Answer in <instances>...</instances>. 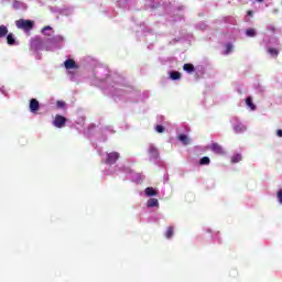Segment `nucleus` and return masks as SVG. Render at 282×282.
Segmentation results:
<instances>
[{
	"label": "nucleus",
	"mask_w": 282,
	"mask_h": 282,
	"mask_svg": "<svg viewBox=\"0 0 282 282\" xmlns=\"http://www.w3.org/2000/svg\"><path fill=\"white\" fill-rule=\"evenodd\" d=\"M256 1H258V3H263V0H256Z\"/></svg>",
	"instance_id": "33"
},
{
	"label": "nucleus",
	"mask_w": 282,
	"mask_h": 282,
	"mask_svg": "<svg viewBox=\"0 0 282 282\" xmlns=\"http://www.w3.org/2000/svg\"><path fill=\"white\" fill-rule=\"evenodd\" d=\"M15 25H17L18 30H23L24 32H30V30H32V28H34V21L20 19L18 21H15Z\"/></svg>",
	"instance_id": "1"
},
{
	"label": "nucleus",
	"mask_w": 282,
	"mask_h": 282,
	"mask_svg": "<svg viewBox=\"0 0 282 282\" xmlns=\"http://www.w3.org/2000/svg\"><path fill=\"white\" fill-rule=\"evenodd\" d=\"M246 105L250 109V111L257 110V105H254V102H252V97H247Z\"/></svg>",
	"instance_id": "15"
},
{
	"label": "nucleus",
	"mask_w": 282,
	"mask_h": 282,
	"mask_svg": "<svg viewBox=\"0 0 282 282\" xmlns=\"http://www.w3.org/2000/svg\"><path fill=\"white\" fill-rule=\"evenodd\" d=\"M234 131L236 133H243V131H246L248 128L246 127V124L237 121V120H234Z\"/></svg>",
	"instance_id": "7"
},
{
	"label": "nucleus",
	"mask_w": 282,
	"mask_h": 282,
	"mask_svg": "<svg viewBox=\"0 0 282 282\" xmlns=\"http://www.w3.org/2000/svg\"><path fill=\"white\" fill-rule=\"evenodd\" d=\"M178 140L184 144H189L191 143V138H188V135H186V134L178 135Z\"/></svg>",
	"instance_id": "19"
},
{
	"label": "nucleus",
	"mask_w": 282,
	"mask_h": 282,
	"mask_svg": "<svg viewBox=\"0 0 282 282\" xmlns=\"http://www.w3.org/2000/svg\"><path fill=\"white\" fill-rule=\"evenodd\" d=\"M207 149H209L210 151H213V153H216L217 155H224V153H226V151H224V148H221V145H219L218 143H212L207 147Z\"/></svg>",
	"instance_id": "5"
},
{
	"label": "nucleus",
	"mask_w": 282,
	"mask_h": 282,
	"mask_svg": "<svg viewBox=\"0 0 282 282\" xmlns=\"http://www.w3.org/2000/svg\"><path fill=\"white\" fill-rule=\"evenodd\" d=\"M276 135H278V138H282V130H278Z\"/></svg>",
	"instance_id": "31"
},
{
	"label": "nucleus",
	"mask_w": 282,
	"mask_h": 282,
	"mask_svg": "<svg viewBox=\"0 0 282 282\" xmlns=\"http://www.w3.org/2000/svg\"><path fill=\"white\" fill-rule=\"evenodd\" d=\"M248 15H249V17H252V11H248Z\"/></svg>",
	"instance_id": "32"
},
{
	"label": "nucleus",
	"mask_w": 282,
	"mask_h": 282,
	"mask_svg": "<svg viewBox=\"0 0 282 282\" xmlns=\"http://www.w3.org/2000/svg\"><path fill=\"white\" fill-rule=\"evenodd\" d=\"M270 43H276V40L275 39H271L267 43V52H268V54H270V56H272V58H276L279 56V50L271 47Z\"/></svg>",
	"instance_id": "4"
},
{
	"label": "nucleus",
	"mask_w": 282,
	"mask_h": 282,
	"mask_svg": "<svg viewBox=\"0 0 282 282\" xmlns=\"http://www.w3.org/2000/svg\"><path fill=\"white\" fill-rule=\"evenodd\" d=\"M166 239H171L173 237V227H169L166 232H165Z\"/></svg>",
	"instance_id": "26"
},
{
	"label": "nucleus",
	"mask_w": 282,
	"mask_h": 282,
	"mask_svg": "<svg viewBox=\"0 0 282 282\" xmlns=\"http://www.w3.org/2000/svg\"><path fill=\"white\" fill-rule=\"evenodd\" d=\"M0 3L6 6V3H10V0H0ZM11 8L13 10H28V3H25L21 0H13L11 3Z\"/></svg>",
	"instance_id": "2"
},
{
	"label": "nucleus",
	"mask_w": 282,
	"mask_h": 282,
	"mask_svg": "<svg viewBox=\"0 0 282 282\" xmlns=\"http://www.w3.org/2000/svg\"><path fill=\"white\" fill-rule=\"evenodd\" d=\"M64 67L66 69H76V62H74V59H66L64 62Z\"/></svg>",
	"instance_id": "14"
},
{
	"label": "nucleus",
	"mask_w": 282,
	"mask_h": 282,
	"mask_svg": "<svg viewBox=\"0 0 282 282\" xmlns=\"http://www.w3.org/2000/svg\"><path fill=\"white\" fill-rule=\"evenodd\" d=\"M276 197H278L279 204L282 205V189H279V192H278V194H276Z\"/></svg>",
	"instance_id": "28"
},
{
	"label": "nucleus",
	"mask_w": 282,
	"mask_h": 282,
	"mask_svg": "<svg viewBox=\"0 0 282 282\" xmlns=\"http://www.w3.org/2000/svg\"><path fill=\"white\" fill-rule=\"evenodd\" d=\"M246 35L253 39V36H257V30L254 29H247L246 30Z\"/></svg>",
	"instance_id": "24"
},
{
	"label": "nucleus",
	"mask_w": 282,
	"mask_h": 282,
	"mask_svg": "<svg viewBox=\"0 0 282 282\" xmlns=\"http://www.w3.org/2000/svg\"><path fill=\"white\" fill-rule=\"evenodd\" d=\"M232 52V44H227L224 54L228 55Z\"/></svg>",
	"instance_id": "27"
},
{
	"label": "nucleus",
	"mask_w": 282,
	"mask_h": 282,
	"mask_svg": "<svg viewBox=\"0 0 282 282\" xmlns=\"http://www.w3.org/2000/svg\"><path fill=\"white\" fill-rule=\"evenodd\" d=\"M42 34H44L45 36H52V34H53L52 26H45L42 30Z\"/></svg>",
	"instance_id": "23"
},
{
	"label": "nucleus",
	"mask_w": 282,
	"mask_h": 282,
	"mask_svg": "<svg viewBox=\"0 0 282 282\" xmlns=\"http://www.w3.org/2000/svg\"><path fill=\"white\" fill-rule=\"evenodd\" d=\"M148 151H149L150 158H158V149L156 148H154L153 145H150Z\"/></svg>",
	"instance_id": "20"
},
{
	"label": "nucleus",
	"mask_w": 282,
	"mask_h": 282,
	"mask_svg": "<svg viewBox=\"0 0 282 282\" xmlns=\"http://www.w3.org/2000/svg\"><path fill=\"white\" fill-rule=\"evenodd\" d=\"M155 131H156L158 133H164V127H163V126H156V127H155Z\"/></svg>",
	"instance_id": "29"
},
{
	"label": "nucleus",
	"mask_w": 282,
	"mask_h": 282,
	"mask_svg": "<svg viewBox=\"0 0 282 282\" xmlns=\"http://www.w3.org/2000/svg\"><path fill=\"white\" fill-rule=\"evenodd\" d=\"M30 111H31V113H36V111H39V100L31 99V101H30Z\"/></svg>",
	"instance_id": "10"
},
{
	"label": "nucleus",
	"mask_w": 282,
	"mask_h": 282,
	"mask_svg": "<svg viewBox=\"0 0 282 282\" xmlns=\"http://www.w3.org/2000/svg\"><path fill=\"white\" fill-rule=\"evenodd\" d=\"M7 43L8 45H19V42H17V39L14 37V34L9 33L7 35Z\"/></svg>",
	"instance_id": "13"
},
{
	"label": "nucleus",
	"mask_w": 282,
	"mask_h": 282,
	"mask_svg": "<svg viewBox=\"0 0 282 282\" xmlns=\"http://www.w3.org/2000/svg\"><path fill=\"white\" fill-rule=\"evenodd\" d=\"M46 50H51V51H52V50H54V48L46 46Z\"/></svg>",
	"instance_id": "34"
},
{
	"label": "nucleus",
	"mask_w": 282,
	"mask_h": 282,
	"mask_svg": "<svg viewBox=\"0 0 282 282\" xmlns=\"http://www.w3.org/2000/svg\"><path fill=\"white\" fill-rule=\"evenodd\" d=\"M66 122H67V119L65 117L57 115L53 120V127H56V129H63Z\"/></svg>",
	"instance_id": "3"
},
{
	"label": "nucleus",
	"mask_w": 282,
	"mask_h": 282,
	"mask_svg": "<svg viewBox=\"0 0 282 282\" xmlns=\"http://www.w3.org/2000/svg\"><path fill=\"white\" fill-rule=\"evenodd\" d=\"M120 159V153L110 152L107 154L106 164H116V161Z\"/></svg>",
	"instance_id": "6"
},
{
	"label": "nucleus",
	"mask_w": 282,
	"mask_h": 282,
	"mask_svg": "<svg viewBox=\"0 0 282 282\" xmlns=\"http://www.w3.org/2000/svg\"><path fill=\"white\" fill-rule=\"evenodd\" d=\"M41 44H42L41 39L35 37L31 42V47H33V50H41Z\"/></svg>",
	"instance_id": "16"
},
{
	"label": "nucleus",
	"mask_w": 282,
	"mask_h": 282,
	"mask_svg": "<svg viewBox=\"0 0 282 282\" xmlns=\"http://www.w3.org/2000/svg\"><path fill=\"white\" fill-rule=\"evenodd\" d=\"M145 197H155L158 195V189L153 187H147L144 191Z\"/></svg>",
	"instance_id": "11"
},
{
	"label": "nucleus",
	"mask_w": 282,
	"mask_h": 282,
	"mask_svg": "<svg viewBox=\"0 0 282 282\" xmlns=\"http://www.w3.org/2000/svg\"><path fill=\"white\" fill-rule=\"evenodd\" d=\"M58 109H63L65 107V101H57Z\"/></svg>",
	"instance_id": "30"
},
{
	"label": "nucleus",
	"mask_w": 282,
	"mask_h": 282,
	"mask_svg": "<svg viewBox=\"0 0 282 282\" xmlns=\"http://www.w3.org/2000/svg\"><path fill=\"white\" fill-rule=\"evenodd\" d=\"M199 164H202L203 166L210 164V158L204 156L203 159H200Z\"/></svg>",
	"instance_id": "25"
},
{
	"label": "nucleus",
	"mask_w": 282,
	"mask_h": 282,
	"mask_svg": "<svg viewBox=\"0 0 282 282\" xmlns=\"http://www.w3.org/2000/svg\"><path fill=\"white\" fill-rule=\"evenodd\" d=\"M170 78L172 80H180V78H182V74H180V72H172L170 73Z\"/></svg>",
	"instance_id": "22"
},
{
	"label": "nucleus",
	"mask_w": 282,
	"mask_h": 282,
	"mask_svg": "<svg viewBox=\"0 0 282 282\" xmlns=\"http://www.w3.org/2000/svg\"><path fill=\"white\" fill-rule=\"evenodd\" d=\"M183 69L184 72H187V74H193V72H195V66H193V64H185Z\"/></svg>",
	"instance_id": "17"
},
{
	"label": "nucleus",
	"mask_w": 282,
	"mask_h": 282,
	"mask_svg": "<svg viewBox=\"0 0 282 282\" xmlns=\"http://www.w3.org/2000/svg\"><path fill=\"white\" fill-rule=\"evenodd\" d=\"M65 41V37L62 35H56L51 40L52 45H55V47H58V43H63Z\"/></svg>",
	"instance_id": "12"
},
{
	"label": "nucleus",
	"mask_w": 282,
	"mask_h": 282,
	"mask_svg": "<svg viewBox=\"0 0 282 282\" xmlns=\"http://www.w3.org/2000/svg\"><path fill=\"white\" fill-rule=\"evenodd\" d=\"M243 160V156L241 154H235L231 156V164H238V162H241Z\"/></svg>",
	"instance_id": "18"
},
{
	"label": "nucleus",
	"mask_w": 282,
	"mask_h": 282,
	"mask_svg": "<svg viewBox=\"0 0 282 282\" xmlns=\"http://www.w3.org/2000/svg\"><path fill=\"white\" fill-rule=\"evenodd\" d=\"M128 178L132 180V182H140L142 180V175L140 173H135L131 170H127Z\"/></svg>",
	"instance_id": "8"
},
{
	"label": "nucleus",
	"mask_w": 282,
	"mask_h": 282,
	"mask_svg": "<svg viewBox=\"0 0 282 282\" xmlns=\"http://www.w3.org/2000/svg\"><path fill=\"white\" fill-rule=\"evenodd\" d=\"M4 36H8V26L0 25V39H4Z\"/></svg>",
	"instance_id": "21"
},
{
	"label": "nucleus",
	"mask_w": 282,
	"mask_h": 282,
	"mask_svg": "<svg viewBox=\"0 0 282 282\" xmlns=\"http://www.w3.org/2000/svg\"><path fill=\"white\" fill-rule=\"evenodd\" d=\"M148 208H160V200L158 198H150L147 202Z\"/></svg>",
	"instance_id": "9"
}]
</instances>
